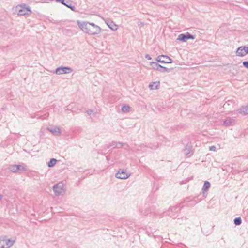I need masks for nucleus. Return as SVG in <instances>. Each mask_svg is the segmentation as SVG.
I'll return each mask as SVG.
<instances>
[{
    "instance_id": "412c9836",
    "label": "nucleus",
    "mask_w": 248,
    "mask_h": 248,
    "mask_svg": "<svg viewBox=\"0 0 248 248\" xmlns=\"http://www.w3.org/2000/svg\"><path fill=\"white\" fill-rule=\"evenodd\" d=\"M157 71H158L160 72L164 73V72H169L170 70L168 69V68H167L166 67H163V66H161V65H160Z\"/></svg>"
},
{
    "instance_id": "c756f323",
    "label": "nucleus",
    "mask_w": 248,
    "mask_h": 248,
    "mask_svg": "<svg viewBox=\"0 0 248 248\" xmlns=\"http://www.w3.org/2000/svg\"><path fill=\"white\" fill-rule=\"evenodd\" d=\"M86 112L89 115H91L92 114H93V111L92 110H88L86 111Z\"/></svg>"
},
{
    "instance_id": "423d86ee",
    "label": "nucleus",
    "mask_w": 248,
    "mask_h": 248,
    "mask_svg": "<svg viewBox=\"0 0 248 248\" xmlns=\"http://www.w3.org/2000/svg\"><path fill=\"white\" fill-rule=\"evenodd\" d=\"M72 71V69L69 67H60L55 70V73L58 75L70 73Z\"/></svg>"
},
{
    "instance_id": "5701e85b",
    "label": "nucleus",
    "mask_w": 248,
    "mask_h": 248,
    "mask_svg": "<svg viewBox=\"0 0 248 248\" xmlns=\"http://www.w3.org/2000/svg\"><path fill=\"white\" fill-rule=\"evenodd\" d=\"M242 223L241 219L240 217L235 218L234 219V223L235 225H240Z\"/></svg>"
},
{
    "instance_id": "39448f33",
    "label": "nucleus",
    "mask_w": 248,
    "mask_h": 248,
    "mask_svg": "<svg viewBox=\"0 0 248 248\" xmlns=\"http://www.w3.org/2000/svg\"><path fill=\"white\" fill-rule=\"evenodd\" d=\"M130 173L128 172L125 170L120 169L116 173L115 177L118 179H126L130 177Z\"/></svg>"
},
{
    "instance_id": "393cba45",
    "label": "nucleus",
    "mask_w": 248,
    "mask_h": 248,
    "mask_svg": "<svg viewBox=\"0 0 248 248\" xmlns=\"http://www.w3.org/2000/svg\"><path fill=\"white\" fill-rule=\"evenodd\" d=\"M117 142L113 141L109 144L108 146L110 147H112L113 148H115L117 147Z\"/></svg>"
},
{
    "instance_id": "c9c22d12",
    "label": "nucleus",
    "mask_w": 248,
    "mask_h": 248,
    "mask_svg": "<svg viewBox=\"0 0 248 248\" xmlns=\"http://www.w3.org/2000/svg\"><path fill=\"white\" fill-rule=\"evenodd\" d=\"M45 116H46V117H47V116H48V114H45Z\"/></svg>"
},
{
    "instance_id": "9b49d317",
    "label": "nucleus",
    "mask_w": 248,
    "mask_h": 248,
    "mask_svg": "<svg viewBox=\"0 0 248 248\" xmlns=\"http://www.w3.org/2000/svg\"><path fill=\"white\" fill-rule=\"evenodd\" d=\"M9 169L13 172H17L18 171L23 170H24V167L22 165H13L10 166Z\"/></svg>"
},
{
    "instance_id": "4be33fe9",
    "label": "nucleus",
    "mask_w": 248,
    "mask_h": 248,
    "mask_svg": "<svg viewBox=\"0 0 248 248\" xmlns=\"http://www.w3.org/2000/svg\"><path fill=\"white\" fill-rule=\"evenodd\" d=\"M117 148H121L122 147H124V148L126 149L128 147V146L125 143H123L120 142H117Z\"/></svg>"
},
{
    "instance_id": "f03ea898",
    "label": "nucleus",
    "mask_w": 248,
    "mask_h": 248,
    "mask_svg": "<svg viewBox=\"0 0 248 248\" xmlns=\"http://www.w3.org/2000/svg\"><path fill=\"white\" fill-rule=\"evenodd\" d=\"M56 196L63 195L66 190V184L63 181H61L55 184L52 188Z\"/></svg>"
},
{
    "instance_id": "a878e982",
    "label": "nucleus",
    "mask_w": 248,
    "mask_h": 248,
    "mask_svg": "<svg viewBox=\"0 0 248 248\" xmlns=\"http://www.w3.org/2000/svg\"><path fill=\"white\" fill-rule=\"evenodd\" d=\"M66 7L69 8L70 9H71L73 11H76V8L75 6H72L71 5V2L69 3V5H66Z\"/></svg>"
},
{
    "instance_id": "aec40b11",
    "label": "nucleus",
    "mask_w": 248,
    "mask_h": 248,
    "mask_svg": "<svg viewBox=\"0 0 248 248\" xmlns=\"http://www.w3.org/2000/svg\"><path fill=\"white\" fill-rule=\"evenodd\" d=\"M56 162L57 160L56 159L52 158L48 162L47 165L49 167H52L56 164Z\"/></svg>"
},
{
    "instance_id": "a211bd4d",
    "label": "nucleus",
    "mask_w": 248,
    "mask_h": 248,
    "mask_svg": "<svg viewBox=\"0 0 248 248\" xmlns=\"http://www.w3.org/2000/svg\"><path fill=\"white\" fill-rule=\"evenodd\" d=\"M150 65L152 66L153 69L156 70L158 69L159 66H160V64H159L156 62H150Z\"/></svg>"
},
{
    "instance_id": "dca6fc26",
    "label": "nucleus",
    "mask_w": 248,
    "mask_h": 248,
    "mask_svg": "<svg viewBox=\"0 0 248 248\" xmlns=\"http://www.w3.org/2000/svg\"><path fill=\"white\" fill-rule=\"evenodd\" d=\"M240 112L243 114H248V106H243L240 109Z\"/></svg>"
},
{
    "instance_id": "4468645a",
    "label": "nucleus",
    "mask_w": 248,
    "mask_h": 248,
    "mask_svg": "<svg viewBox=\"0 0 248 248\" xmlns=\"http://www.w3.org/2000/svg\"><path fill=\"white\" fill-rule=\"evenodd\" d=\"M234 123V120L232 118H228L223 121V125L225 126H229Z\"/></svg>"
},
{
    "instance_id": "7ed1b4c3",
    "label": "nucleus",
    "mask_w": 248,
    "mask_h": 248,
    "mask_svg": "<svg viewBox=\"0 0 248 248\" xmlns=\"http://www.w3.org/2000/svg\"><path fill=\"white\" fill-rule=\"evenodd\" d=\"M16 239L14 237L10 238L7 236L0 237V248H10L16 242Z\"/></svg>"
},
{
    "instance_id": "ddd939ff",
    "label": "nucleus",
    "mask_w": 248,
    "mask_h": 248,
    "mask_svg": "<svg viewBox=\"0 0 248 248\" xmlns=\"http://www.w3.org/2000/svg\"><path fill=\"white\" fill-rule=\"evenodd\" d=\"M236 54L237 56L240 57H243L247 55L244 46H241L237 48Z\"/></svg>"
},
{
    "instance_id": "6e6552de",
    "label": "nucleus",
    "mask_w": 248,
    "mask_h": 248,
    "mask_svg": "<svg viewBox=\"0 0 248 248\" xmlns=\"http://www.w3.org/2000/svg\"><path fill=\"white\" fill-rule=\"evenodd\" d=\"M194 38L195 37L194 36L191 35L188 32H187L186 34H181L179 35L177 39L183 42H186L188 39H194Z\"/></svg>"
},
{
    "instance_id": "f3484780",
    "label": "nucleus",
    "mask_w": 248,
    "mask_h": 248,
    "mask_svg": "<svg viewBox=\"0 0 248 248\" xmlns=\"http://www.w3.org/2000/svg\"><path fill=\"white\" fill-rule=\"evenodd\" d=\"M131 108L128 105H123L122 107V111L124 113H127L130 111Z\"/></svg>"
},
{
    "instance_id": "2eb2a0df",
    "label": "nucleus",
    "mask_w": 248,
    "mask_h": 248,
    "mask_svg": "<svg viewBox=\"0 0 248 248\" xmlns=\"http://www.w3.org/2000/svg\"><path fill=\"white\" fill-rule=\"evenodd\" d=\"M160 86V82L156 81L151 83L149 85V88L151 90L157 89Z\"/></svg>"
},
{
    "instance_id": "0eeeda50",
    "label": "nucleus",
    "mask_w": 248,
    "mask_h": 248,
    "mask_svg": "<svg viewBox=\"0 0 248 248\" xmlns=\"http://www.w3.org/2000/svg\"><path fill=\"white\" fill-rule=\"evenodd\" d=\"M180 211V208L178 206H174L170 208L167 211V214L170 216L171 217L175 218L176 217V215Z\"/></svg>"
},
{
    "instance_id": "f8f14e48",
    "label": "nucleus",
    "mask_w": 248,
    "mask_h": 248,
    "mask_svg": "<svg viewBox=\"0 0 248 248\" xmlns=\"http://www.w3.org/2000/svg\"><path fill=\"white\" fill-rule=\"evenodd\" d=\"M106 24L108 27L112 31H116L118 29V26L115 24L112 21L109 19H107L105 20Z\"/></svg>"
},
{
    "instance_id": "72a5a7b5",
    "label": "nucleus",
    "mask_w": 248,
    "mask_h": 248,
    "mask_svg": "<svg viewBox=\"0 0 248 248\" xmlns=\"http://www.w3.org/2000/svg\"><path fill=\"white\" fill-rule=\"evenodd\" d=\"M2 195L0 194V200H1V199H2Z\"/></svg>"
},
{
    "instance_id": "2f4dec72",
    "label": "nucleus",
    "mask_w": 248,
    "mask_h": 248,
    "mask_svg": "<svg viewBox=\"0 0 248 248\" xmlns=\"http://www.w3.org/2000/svg\"><path fill=\"white\" fill-rule=\"evenodd\" d=\"M245 49L246 50V54H248V46H244Z\"/></svg>"
},
{
    "instance_id": "b1692460",
    "label": "nucleus",
    "mask_w": 248,
    "mask_h": 248,
    "mask_svg": "<svg viewBox=\"0 0 248 248\" xmlns=\"http://www.w3.org/2000/svg\"><path fill=\"white\" fill-rule=\"evenodd\" d=\"M57 1L60 2L66 6V5H69V3H70V2L68 1L67 0H57Z\"/></svg>"
},
{
    "instance_id": "f257e3e1",
    "label": "nucleus",
    "mask_w": 248,
    "mask_h": 248,
    "mask_svg": "<svg viewBox=\"0 0 248 248\" xmlns=\"http://www.w3.org/2000/svg\"><path fill=\"white\" fill-rule=\"evenodd\" d=\"M77 24L84 32L90 35H97L101 32V28L93 23L78 21Z\"/></svg>"
},
{
    "instance_id": "7c9ffc66",
    "label": "nucleus",
    "mask_w": 248,
    "mask_h": 248,
    "mask_svg": "<svg viewBox=\"0 0 248 248\" xmlns=\"http://www.w3.org/2000/svg\"><path fill=\"white\" fill-rule=\"evenodd\" d=\"M185 153L186 155H188V154H189L190 153V149H189V148H188V149H187V148H186L185 150Z\"/></svg>"
},
{
    "instance_id": "9d476101",
    "label": "nucleus",
    "mask_w": 248,
    "mask_h": 248,
    "mask_svg": "<svg viewBox=\"0 0 248 248\" xmlns=\"http://www.w3.org/2000/svg\"><path fill=\"white\" fill-rule=\"evenodd\" d=\"M156 61L161 63H170L172 62L171 59L169 57L165 55L159 56L157 57Z\"/></svg>"
},
{
    "instance_id": "c85d7f7f",
    "label": "nucleus",
    "mask_w": 248,
    "mask_h": 248,
    "mask_svg": "<svg viewBox=\"0 0 248 248\" xmlns=\"http://www.w3.org/2000/svg\"><path fill=\"white\" fill-rule=\"evenodd\" d=\"M243 65L247 69H248V61H244L243 62Z\"/></svg>"
},
{
    "instance_id": "f704fd0d",
    "label": "nucleus",
    "mask_w": 248,
    "mask_h": 248,
    "mask_svg": "<svg viewBox=\"0 0 248 248\" xmlns=\"http://www.w3.org/2000/svg\"><path fill=\"white\" fill-rule=\"evenodd\" d=\"M106 158H107V160L108 161V160H109V158H108V156H107V157H106Z\"/></svg>"
},
{
    "instance_id": "473e14b6",
    "label": "nucleus",
    "mask_w": 248,
    "mask_h": 248,
    "mask_svg": "<svg viewBox=\"0 0 248 248\" xmlns=\"http://www.w3.org/2000/svg\"><path fill=\"white\" fill-rule=\"evenodd\" d=\"M145 57L148 60H151L152 59V58L150 57V56L149 55H148V54H146Z\"/></svg>"
},
{
    "instance_id": "6ab92c4d",
    "label": "nucleus",
    "mask_w": 248,
    "mask_h": 248,
    "mask_svg": "<svg viewBox=\"0 0 248 248\" xmlns=\"http://www.w3.org/2000/svg\"><path fill=\"white\" fill-rule=\"evenodd\" d=\"M210 187V184L208 181H205L202 187V190L203 191H206L208 190Z\"/></svg>"
},
{
    "instance_id": "20e7f679",
    "label": "nucleus",
    "mask_w": 248,
    "mask_h": 248,
    "mask_svg": "<svg viewBox=\"0 0 248 248\" xmlns=\"http://www.w3.org/2000/svg\"><path fill=\"white\" fill-rule=\"evenodd\" d=\"M16 11L19 16L30 15L31 13L30 7L25 4L17 5L16 7Z\"/></svg>"
},
{
    "instance_id": "bb28decb",
    "label": "nucleus",
    "mask_w": 248,
    "mask_h": 248,
    "mask_svg": "<svg viewBox=\"0 0 248 248\" xmlns=\"http://www.w3.org/2000/svg\"><path fill=\"white\" fill-rule=\"evenodd\" d=\"M151 209H149L147 210H145V212H144L142 214H143V215H144L145 216H147L149 213V212H151Z\"/></svg>"
},
{
    "instance_id": "cd10ccee",
    "label": "nucleus",
    "mask_w": 248,
    "mask_h": 248,
    "mask_svg": "<svg viewBox=\"0 0 248 248\" xmlns=\"http://www.w3.org/2000/svg\"><path fill=\"white\" fill-rule=\"evenodd\" d=\"M216 149L217 148H216V146H212L210 147V148H209L210 151H214V152L217 151Z\"/></svg>"
},
{
    "instance_id": "1a4fd4ad",
    "label": "nucleus",
    "mask_w": 248,
    "mask_h": 248,
    "mask_svg": "<svg viewBox=\"0 0 248 248\" xmlns=\"http://www.w3.org/2000/svg\"><path fill=\"white\" fill-rule=\"evenodd\" d=\"M47 130L55 136H59L62 133L59 127L56 126H50L47 128Z\"/></svg>"
}]
</instances>
